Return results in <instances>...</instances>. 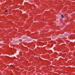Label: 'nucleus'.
<instances>
[{"label": "nucleus", "mask_w": 75, "mask_h": 75, "mask_svg": "<svg viewBox=\"0 0 75 75\" xmlns=\"http://www.w3.org/2000/svg\"><path fill=\"white\" fill-rule=\"evenodd\" d=\"M61 16L62 18H63L64 17V16H63V15H62Z\"/></svg>", "instance_id": "nucleus-1"}, {"label": "nucleus", "mask_w": 75, "mask_h": 75, "mask_svg": "<svg viewBox=\"0 0 75 75\" xmlns=\"http://www.w3.org/2000/svg\"><path fill=\"white\" fill-rule=\"evenodd\" d=\"M5 11H6V12H7V11H7V10H6Z\"/></svg>", "instance_id": "nucleus-2"}, {"label": "nucleus", "mask_w": 75, "mask_h": 75, "mask_svg": "<svg viewBox=\"0 0 75 75\" xmlns=\"http://www.w3.org/2000/svg\"><path fill=\"white\" fill-rule=\"evenodd\" d=\"M34 55H35V54L34 53Z\"/></svg>", "instance_id": "nucleus-3"}]
</instances>
